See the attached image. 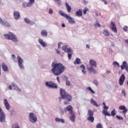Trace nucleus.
Returning a JSON list of instances; mask_svg holds the SVG:
<instances>
[{"mask_svg":"<svg viewBox=\"0 0 128 128\" xmlns=\"http://www.w3.org/2000/svg\"><path fill=\"white\" fill-rule=\"evenodd\" d=\"M66 7L67 8L68 12H70L72 10V7L68 3H66Z\"/></svg>","mask_w":128,"mask_h":128,"instance_id":"obj_33","label":"nucleus"},{"mask_svg":"<svg viewBox=\"0 0 128 128\" xmlns=\"http://www.w3.org/2000/svg\"><path fill=\"white\" fill-rule=\"evenodd\" d=\"M126 80V76L124 74H122L120 78L118 84L120 86H122L124 82V80Z\"/></svg>","mask_w":128,"mask_h":128,"instance_id":"obj_11","label":"nucleus"},{"mask_svg":"<svg viewBox=\"0 0 128 128\" xmlns=\"http://www.w3.org/2000/svg\"><path fill=\"white\" fill-rule=\"evenodd\" d=\"M0 122H6V114L2 111L0 112Z\"/></svg>","mask_w":128,"mask_h":128,"instance_id":"obj_12","label":"nucleus"},{"mask_svg":"<svg viewBox=\"0 0 128 128\" xmlns=\"http://www.w3.org/2000/svg\"><path fill=\"white\" fill-rule=\"evenodd\" d=\"M89 64H90L91 66H94V68H96V62L92 60H90L89 62Z\"/></svg>","mask_w":128,"mask_h":128,"instance_id":"obj_20","label":"nucleus"},{"mask_svg":"<svg viewBox=\"0 0 128 128\" xmlns=\"http://www.w3.org/2000/svg\"><path fill=\"white\" fill-rule=\"evenodd\" d=\"M58 13L60 15L62 16H63L66 20H67L70 24H76V21L74 20V18H72L70 16L64 14L62 12V10H60L58 11Z\"/></svg>","mask_w":128,"mask_h":128,"instance_id":"obj_5","label":"nucleus"},{"mask_svg":"<svg viewBox=\"0 0 128 128\" xmlns=\"http://www.w3.org/2000/svg\"><path fill=\"white\" fill-rule=\"evenodd\" d=\"M119 110H123L122 112H123L124 116H126V114L128 112V108H126V106H119Z\"/></svg>","mask_w":128,"mask_h":128,"instance_id":"obj_16","label":"nucleus"},{"mask_svg":"<svg viewBox=\"0 0 128 128\" xmlns=\"http://www.w3.org/2000/svg\"><path fill=\"white\" fill-rule=\"evenodd\" d=\"M110 28L114 32H118V30H116V23L114 22H111V24L110 26Z\"/></svg>","mask_w":128,"mask_h":128,"instance_id":"obj_15","label":"nucleus"},{"mask_svg":"<svg viewBox=\"0 0 128 128\" xmlns=\"http://www.w3.org/2000/svg\"><path fill=\"white\" fill-rule=\"evenodd\" d=\"M52 72L54 76H60L64 70H66V66H64L60 63L52 62Z\"/></svg>","mask_w":128,"mask_h":128,"instance_id":"obj_1","label":"nucleus"},{"mask_svg":"<svg viewBox=\"0 0 128 128\" xmlns=\"http://www.w3.org/2000/svg\"><path fill=\"white\" fill-rule=\"evenodd\" d=\"M122 96H124V98H126V91H124V90L122 91Z\"/></svg>","mask_w":128,"mask_h":128,"instance_id":"obj_43","label":"nucleus"},{"mask_svg":"<svg viewBox=\"0 0 128 128\" xmlns=\"http://www.w3.org/2000/svg\"><path fill=\"white\" fill-rule=\"evenodd\" d=\"M87 68L90 72H92L94 74H98V71H96V70L92 66H88Z\"/></svg>","mask_w":128,"mask_h":128,"instance_id":"obj_13","label":"nucleus"},{"mask_svg":"<svg viewBox=\"0 0 128 128\" xmlns=\"http://www.w3.org/2000/svg\"><path fill=\"white\" fill-rule=\"evenodd\" d=\"M56 80H57L58 82H59V84L60 83V77L57 76L56 77Z\"/></svg>","mask_w":128,"mask_h":128,"instance_id":"obj_57","label":"nucleus"},{"mask_svg":"<svg viewBox=\"0 0 128 128\" xmlns=\"http://www.w3.org/2000/svg\"><path fill=\"white\" fill-rule=\"evenodd\" d=\"M60 98L66 100V101L64 102V104H70V102H72V96L66 92L62 88L60 89Z\"/></svg>","mask_w":128,"mask_h":128,"instance_id":"obj_2","label":"nucleus"},{"mask_svg":"<svg viewBox=\"0 0 128 128\" xmlns=\"http://www.w3.org/2000/svg\"><path fill=\"white\" fill-rule=\"evenodd\" d=\"M86 90H90V92L92 94H96V92H94V90H92V89L90 87L86 88Z\"/></svg>","mask_w":128,"mask_h":128,"instance_id":"obj_38","label":"nucleus"},{"mask_svg":"<svg viewBox=\"0 0 128 128\" xmlns=\"http://www.w3.org/2000/svg\"><path fill=\"white\" fill-rule=\"evenodd\" d=\"M75 14L77 16L80 18V16H82V10L79 9L78 10L76 11Z\"/></svg>","mask_w":128,"mask_h":128,"instance_id":"obj_24","label":"nucleus"},{"mask_svg":"<svg viewBox=\"0 0 128 128\" xmlns=\"http://www.w3.org/2000/svg\"><path fill=\"white\" fill-rule=\"evenodd\" d=\"M74 108L72 106L69 105L67 107L64 108V111L66 112H68L70 116V120L72 122H76V112H74Z\"/></svg>","mask_w":128,"mask_h":128,"instance_id":"obj_3","label":"nucleus"},{"mask_svg":"<svg viewBox=\"0 0 128 128\" xmlns=\"http://www.w3.org/2000/svg\"><path fill=\"white\" fill-rule=\"evenodd\" d=\"M102 114H104V116H116V109L114 108L112 111L111 112V114H110L108 112V110H103L102 111Z\"/></svg>","mask_w":128,"mask_h":128,"instance_id":"obj_9","label":"nucleus"},{"mask_svg":"<svg viewBox=\"0 0 128 128\" xmlns=\"http://www.w3.org/2000/svg\"><path fill=\"white\" fill-rule=\"evenodd\" d=\"M110 46H114V42H112Z\"/></svg>","mask_w":128,"mask_h":128,"instance_id":"obj_59","label":"nucleus"},{"mask_svg":"<svg viewBox=\"0 0 128 128\" xmlns=\"http://www.w3.org/2000/svg\"><path fill=\"white\" fill-rule=\"evenodd\" d=\"M53 12H54V10H52V9H50L49 14H52Z\"/></svg>","mask_w":128,"mask_h":128,"instance_id":"obj_53","label":"nucleus"},{"mask_svg":"<svg viewBox=\"0 0 128 128\" xmlns=\"http://www.w3.org/2000/svg\"><path fill=\"white\" fill-rule=\"evenodd\" d=\"M8 88H9L10 90H12V85H9Z\"/></svg>","mask_w":128,"mask_h":128,"instance_id":"obj_54","label":"nucleus"},{"mask_svg":"<svg viewBox=\"0 0 128 128\" xmlns=\"http://www.w3.org/2000/svg\"><path fill=\"white\" fill-rule=\"evenodd\" d=\"M68 60H70L72 58V55L71 54V53L68 52Z\"/></svg>","mask_w":128,"mask_h":128,"instance_id":"obj_46","label":"nucleus"},{"mask_svg":"<svg viewBox=\"0 0 128 128\" xmlns=\"http://www.w3.org/2000/svg\"><path fill=\"white\" fill-rule=\"evenodd\" d=\"M38 42L39 44H40V46H42V48H46V46H48V44H46V43L42 39L40 38L38 40Z\"/></svg>","mask_w":128,"mask_h":128,"instance_id":"obj_17","label":"nucleus"},{"mask_svg":"<svg viewBox=\"0 0 128 128\" xmlns=\"http://www.w3.org/2000/svg\"><path fill=\"white\" fill-rule=\"evenodd\" d=\"M102 1L104 2V4H107L108 2H106V0H102Z\"/></svg>","mask_w":128,"mask_h":128,"instance_id":"obj_58","label":"nucleus"},{"mask_svg":"<svg viewBox=\"0 0 128 128\" xmlns=\"http://www.w3.org/2000/svg\"><path fill=\"white\" fill-rule=\"evenodd\" d=\"M88 116L87 118L88 120L90 122H94V112L90 110H88Z\"/></svg>","mask_w":128,"mask_h":128,"instance_id":"obj_7","label":"nucleus"},{"mask_svg":"<svg viewBox=\"0 0 128 128\" xmlns=\"http://www.w3.org/2000/svg\"><path fill=\"white\" fill-rule=\"evenodd\" d=\"M86 12H88V8H85L83 10V13L84 14H86Z\"/></svg>","mask_w":128,"mask_h":128,"instance_id":"obj_40","label":"nucleus"},{"mask_svg":"<svg viewBox=\"0 0 128 128\" xmlns=\"http://www.w3.org/2000/svg\"><path fill=\"white\" fill-rule=\"evenodd\" d=\"M80 68L82 70V72L84 74H86V66L84 64H82L80 66Z\"/></svg>","mask_w":128,"mask_h":128,"instance_id":"obj_30","label":"nucleus"},{"mask_svg":"<svg viewBox=\"0 0 128 128\" xmlns=\"http://www.w3.org/2000/svg\"><path fill=\"white\" fill-rule=\"evenodd\" d=\"M106 74H110V71L108 70L106 71Z\"/></svg>","mask_w":128,"mask_h":128,"instance_id":"obj_60","label":"nucleus"},{"mask_svg":"<svg viewBox=\"0 0 128 128\" xmlns=\"http://www.w3.org/2000/svg\"><path fill=\"white\" fill-rule=\"evenodd\" d=\"M26 2H24L23 3H22V8H26Z\"/></svg>","mask_w":128,"mask_h":128,"instance_id":"obj_44","label":"nucleus"},{"mask_svg":"<svg viewBox=\"0 0 128 128\" xmlns=\"http://www.w3.org/2000/svg\"><path fill=\"white\" fill-rule=\"evenodd\" d=\"M29 120L32 124H36L38 122V117L34 112H30L28 116Z\"/></svg>","mask_w":128,"mask_h":128,"instance_id":"obj_6","label":"nucleus"},{"mask_svg":"<svg viewBox=\"0 0 128 128\" xmlns=\"http://www.w3.org/2000/svg\"><path fill=\"white\" fill-rule=\"evenodd\" d=\"M4 104L7 110H10V104H8V100L4 98Z\"/></svg>","mask_w":128,"mask_h":128,"instance_id":"obj_19","label":"nucleus"},{"mask_svg":"<svg viewBox=\"0 0 128 128\" xmlns=\"http://www.w3.org/2000/svg\"><path fill=\"white\" fill-rule=\"evenodd\" d=\"M112 64L114 68H116V66H118V68H120V64H118V62L116 61L113 62Z\"/></svg>","mask_w":128,"mask_h":128,"instance_id":"obj_35","label":"nucleus"},{"mask_svg":"<svg viewBox=\"0 0 128 128\" xmlns=\"http://www.w3.org/2000/svg\"><path fill=\"white\" fill-rule=\"evenodd\" d=\"M58 6H62V0H53Z\"/></svg>","mask_w":128,"mask_h":128,"instance_id":"obj_37","label":"nucleus"},{"mask_svg":"<svg viewBox=\"0 0 128 128\" xmlns=\"http://www.w3.org/2000/svg\"><path fill=\"white\" fill-rule=\"evenodd\" d=\"M4 20H3L0 18V24H1L2 26V24L4 23Z\"/></svg>","mask_w":128,"mask_h":128,"instance_id":"obj_51","label":"nucleus"},{"mask_svg":"<svg viewBox=\"0 0 128 128\" xmlns=\"http://www.w3.org/2000/svg\"><path fill=\"white\" fill-rule=\"evenodd\" d=\"M124 70H126V72H128V66L127 67H126L125 68H124Z\"/></svg>","mask_w":128,"mask_h":128,"instance_id":"obj_61","label":"nucleus"},{"mask_svg":"<svg viewBox=\"0 0 128 128\" xmlns=\"http://www.w3.org/2000/svg\"><path fill=\"white\" fill-rule=\"evenodd\" d=\"M2 68L4 72H8V66L4 64V62L2 64Z\"/></svg>","mask_w":128,"mask_h":128,"instance_id":"obj_23","label":"nucleus"},{"mask_svg":"<svg viewBox=\"0 0 128 128\" xmlns=\"http://www.w3.org/2000/svg\"><path fill=\"white\" fill-rule=\"evenodd\" d=\"M24 22H26V24H34V21H30V20L28 18H24Z\"/></svg>","mask_w":128,"mask_h":128,"instance_id":"obj_26","label":"nucleus"},{"mask_svg":"<svg viewBox=\"0 0 128 128\" xmlns=\"http://www.w3.org/2000/svg\"><path fill=\"white\" fill-rule=\"evenodd\" d=\"M29 2L26 4L27 8H30V6H32V4H34V0H28Z\"/></svg>","mask_w":128,"mask_h":128,"instance_id":"obj_21","label":"nucleus"},{"mask_svg":"<svg viewBox=\"0 0 128 128\" xmlns=\"http://www.w3.org/2000/svg\"><path fill=\"white\" fill-rule=\"evenodd\" d=\"M40 34L42 36H44V38L48 36V31H46V30H42Z\"/></svg>","mask_w":128,"mask_h":128,"instance_id":"obj_27","label":"nucleus"},{"mask_svg":"<svg viewBox=\"0 0 128 128\" xmlns=\"http://www.w3.org/2000/svg\"><path fill=\"white\" fill-rule=\"evenodd\" d=\"M109 52L110 53L114 52V51L112 50V48H109Z\"/></svg>","mask_w":128,"mask_h":128,"instance_id":"obj_56","label":"nucleus"},{"mask_svg":"<svg viewBox=\"0 0 128 128\" xmlns=\"http://www.w3.org/2000/svg\"><path fill=\"white\" fill-rule=\"evenodd\" d=\"M102 34L105 36H110V32L106 30H104Z\"/></svg>","mask_w":128,"mask_h":128,"instance_id":"obj_34","label":"nucleus"},{"mask_svg":"<svg viewBox=\"0 0 128 128\" xmlns=\"http://www.w3.org/2000/svg\"><path fill=\"white\" fill-rule=\"evenodd\" d=\"M60 110L61 114H64V112H66L64 110H64L62 108H60Z\"/></svg>","mask_w":128,"mask_h":128,"instance_id":"obj_39","label":"nucleus"},{"mask_svg":"<svg viewBox=\"0 0 128 128\" xmlns=\"http://www.w3.org/2000/svg\"><path fill=\"white\" fill-rule=\"evenodd\" d=\"M56 50L58 54H60V50L56 49Z\"/></svg>","mask_w":128,"mask_h":128,"instance_id":"obj_55","label":"nucleus"},{"mask_svg":"<svg viewBox=\"0 0 128 128\" xmlns=\"http://www.w3.org/2000/svg\"><path fill=\"white\" fill-rule=\"evenodd\" d=\"M62 50L65 52H72V50L70 48H68V46H62Z\"/></svg>","mask_w":128,"mask_h":128,"instance_id":"obj_18","label":"nucleus"},{"mask_svg":"<svg viewBox=\"0 0 128 128\" xmlns=\"http://www.w3.org/2000/svg\"><path fill=\"white\" fill-rule=\"evenodd\" d=\"M2 26H4L6 28H10V23H8V22L4 20L3 22V24H2Z\"/></svg>","mask_w":128,"mask_h":128,"instance_id":"obj_31","label":"nucleus"},{"mask_svg":"<svg viewBox=\"0 0 128 128\" xmlns=\"http://www.w3.org/2000/svg\"><path fill=\"white\" fill-rule=\"evenodd\" d=\"M102 104H103L104 106H106V102H103Z\"/></svg>","mask_w":128,"mask_h":128,"instance_id":"obj_64","label":"nucleus"},{"mask_svg":"<svg viewBox=\"0 0 128 128\" xmlns=\"http://www.w3.org/2000/svg\"><path fill=\"white\" fill-rule=\"evenodd\" d=\"M94 84L95 86H98V81L96 80H94L93 81Z\"/></svg>","mask_w":128,"mask_h":128,"instance_id":"obj_41","label":"nucleus"},{"mask_svg":"<svg viewBox=\"0 0 128 128\" xmlns=\"http://www.w3.org/2000/svg\"><path fill=\"white\" fill-rule=\"evenodd\" d=\"M124 32H128V26H125L123 28Z\"/></svg>","mask_w":128,"mask_h":128,"instance_id":"obj_49","label":"nucleus"},{"mask_svg":"<svg viewBox=\"0 0 128 128\" xmlns=\"http://www.w3.org/2000/svg\"><path fill=\"white\" fill-rule=\"evenodd\" d=\"M18 66L22 70H24V60L20 56H17Z\"/></svg>","mask_w":128,"mask_h":128,"instance_id":"obj_10","label":"nucleus"},{"mask_svg":"<svg viewBox=\"0 0 128 128\" xmlns=\"http://www.w3.org/2000/svg\"><path fill=\"white\" fill-rule=\"evenodd\" d=\"M128 66V63L126 61H124L122 62V65L120 66L121 70H124V68Z\"/></svg>","mask_w":128,"mask_h":128,"instance_id":"obj_25","label":"nucleus"},{"mask_svg":"<svg viewBox=\"0 0 128 128\" xmlns=\"http://www.w3.org/2000/svg\"><path fill=\"white\" fill-rule=\"evenodd\" d=\"M86 48H90V46L88 44L86 45Z\"/></svg>","mask_w":128,"mask_h":128,"instance_id":"obj_63","label":"nucleus"},{"mask_svg":"<svg viewBox=\"0 0 128 128\" xmlns=\"http://www.w3.org/2000/svg\"><path fill=\"white\" fill-rule=\"evenodd\" d=\"M68 77L66 76L65 77V79L66 80V86H70V82L69 80H68Z\"/></svg>","mask_w":128,"mask_h":128,"instance_id":"obj_36","label":"nucleus"},{"mask_svg":"<svg viewBox=\"0 0 128 128\" xmlns=\"http://www.w3.org/2000/svg\"><path fill=\"white\" fill-rule=\"evenodd\" d=\"M12 56L14 62H16V56H14V54H12Z\"/></svg>","mask_w":128,"mask_h":128,"instance_id":"obj_52","label":"nucleus"},{"mask_svg":"<svg viewBox=\"0 0 128 128\" xmlns=\"http://www.w3.org/2000/svg\"><path fill=\"white\" fill-rule=\"evenodd\" d=\"M4 36L6 40H12L14 42H18V38L14 34L9 32L6 34H4Z\"/></svg>","mask_w":128,"mask_h":128,"instance_id":"obj_4","label":"nucleus"},{"mask_svg":"<svg viewBox=\"0 0 128 128\" xmlns=\"http://www.w3.org/2000/svg\"><path fill=\"white\" fill-rule=\"evenodd\" d=\"M103 108L104 109L103 110H108V106H104Z\"/></svg>","mask_w":128,"mask_h":128,"instance_id":"obj_47","label":"nucleus"},{"mask_svg":"<svg viewBox=\"0 0 128 128\" xmlns=\"http://www.w3.org/2000/svg\"><path fill=\"white\" fill-rule=\"evenodd\" d=\"M55 121L56 122H62V124H64V120L62 118H55Z\"/></svg>","mask_w":128,"mask_h":128,"instance_id":"obj_28","label":"nucleus"},{"mask_svg":"<svg viewBox=\"0 0 128 128\" xmlns=\"http://www.w3.org/2000/svg\"><path fill=\"white\" fill-rule=\"evenodd\" d=\"M90 102L92 104L93 106H94L96 108H98L99 106L98 104V103H96V100H94V99L92 98L90 99Z\"/></svg>","mask_w":128,"mask_h":128,"instance_id":"obj_29","label":"nucleus"},{"mask_svg":"<svg viewBox=\"0 0 128 128\" xmlns=\"http://www.w3.org/2000/svg\"><path fill=\"white\" fill-rule=\"evenodd\" d=\"M116 118L118 120H124V118L122 116H116Z\"/></svg>","mask_w":128,"mask_h":128,"instance_id":"obj_42","label":"nucleus"},{"mask_svg":"<svg viewBox=\"0 0 128 128\" xmlns=\"http://www.w3.org/2000/svg\"><path fill=\"white\" fill-rule=\"evenodd\" d=\"M46 86L48 88H58V86L52 81L46 82Z\"/></svg>","mask_w":128,"mask_h":128,"instance_id":"obj_8","label":"nucleus"},{"mask_svg":"<svg viewBox=\"0 0 128 128\" xmlns=\"http://www.w3.org/2000/svg\"><path fill=\"white\" fill-rule=\"evenodd\" d=\"M12 86H13V88H14V90H16L17 92H22V90H20V88H18V86L15 83L12 84Z\"/></svg>","mask_w":128,"mask_h":128,"instance_id":"obj_22","label":"nucleus"},{"mask_svg":"<svg viewBox=\"0 0 128 128\" xmlns=\"http://www.w3.org/2000/svg\"><path fill=\"white\" fill-rule=\"evenodd\" d=\"M62 28H66V24H62Z\"/></svg>","mask_w":128,"mask_h":128,"instance_id":"obj_62","label":"nucleus"},{"mask_svg":"<svg viewBox=\"0 0 128 128\" xmlns=\"http://www.w3.org/2000/svg\"><path fill=\"white\" fill-rule=\"evenodd\" d=\"M95 26H98V28H100V23L97 22L95 24Z\"/></svg>","mask_w":128,"mask_h":128,"instance_id":"obj_48","label":"nucleus"},{"mask_svg":"<svg viewBox=\"0 0 128 128\" xmlns=\"http://www.w3.org/2000/svg\"><path fill=\"white\" fill-rule=\"evenodd\" d=\"M14 18L16 20H20V12L18 11L14 12Z\"/></svg>","mask_w":128,"mask_h":128,"instance_id":"obj_14","label":"nucleus"},{"mask_svg":"<svg viewBox=\"0 0 128 128\" xmlns=\"http://www.w3.org/2000/svg\"><path fill=\"white\" fill-rule=\"evenodd\" d=\"M96 128H103L101 124H97Z\"/></svg>","mask_w":128,"mask_h":128,"instance_id":"obj_45","label":"nucleus"},{"mask_svg":"<svg viewBox=\"0 0 128 128\" xmlns=\"http://www.w3.org/2000/svg\"><path fill=\"white\" fill-rule=\"evenodd\" d=\"M74 64H80L82 62H80V59L79 58H76V60L74 62Z\"/></svg>","mask_w":128,"mask_h":128,"instance_id":"obj_32","label":"nucleus"},{"mask_svg":"<svg viewBox=\"0 0 128 128\" xmlns=\"http://www.w3.org/2000/svg\"><path fill=\"white\" fill-rule=\"evenodd\" d=\"M62 42H60L58 44V48L60 50V46H62Z\"/></svg>","mask_w":128,"mask_h":128,"instance_id":"obj_50","label":"nucleus"}]
</instances>
